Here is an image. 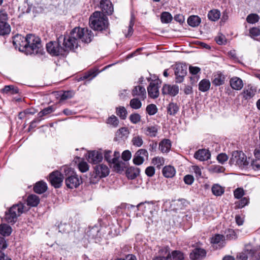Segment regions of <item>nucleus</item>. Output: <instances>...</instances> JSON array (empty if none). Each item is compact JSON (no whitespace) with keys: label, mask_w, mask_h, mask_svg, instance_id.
<instances>
[{"label":"nucleus","mask_w":260,"mask_h":260,"mask_svg":"<svg viewBox=\"0 0 260 260\" xmlns=\"http://www.w3.org/2000/svg\"><path fill=\"white\" fill-rule=\"evenodd\" d=\"M78 35V34L76 32V29L74 28L72 30L69 35L64 36H60L59 37L60 42L62 43L66 54L69 50H74L78 47L79 41L77 38Z\"/></svg>","instance_id":"obj_1"},{"label":"nucleus","mask_w":260,"mask_h":260,"mask_svg":"<svg viewBox=\"0 0 260 260\" xmlns=\"http://www.w3.org/2000/svg\"><path fill=\"white\" fill-rule=\"evenodd\" d=\"M89 24L93 29L101 31L107 28L108 18L103 13L96 11L90 17Z\"/></svg>","instance_id":"obj_2"},{"label":"nucleus","mask_w":260,"mask_h":260,"mask_svg":"<svg viewBox=\"0 0 260 260\" xmlns=\"http://www.w3.org/2000/svg\"><path fill=\"white\" fill-rule=\"evenodd\" d=\"M27 52L29 54H42L43 49L41 39L31 34L27 35Z\"/></svg>","instance_id":"obj_3"},{"label":"nucleus","mask_w":260,"mask_h":260,"mask_svg":"<svg viewBox=\"0 0 260 260\" xmlns=\"http://www.w3.org/2000/svg\"><path fill=\"white\" fill-rule=\"evenodd\" d=\"M23 208L24 206L22 203L14 205L6 213V221L11 224L15 223L17 217L23 213Z\"/></svg>","instance_id":"obj_4"},{"label":"nucleus","mask_w":260,"mask_h":260,"mask_svg":"<svg viewBox=\"0 0 260 260\" xmlns=\"http://www.w3.org/2000/svg\"><path fill=\"white\" fill-rule=\"evenodd\" d=\"M109 173V169L106 165L103 164L96 165L94 168L93 172L91 174L90 183H96L101 178L106 177Z\"/></svg>","instance_id":"obj_5"},{"label":"nucleus","mask_w":260,"mask_h":260,"mask_svg":"<svg viewBox=\"0 0 260 260\" xmlns=\"http://www.w3.org/2000/svg\"><path fill=\"white\" fill-rule=\"evenodd\" d=\"M250 160V158L247 160L246 156L242 152L235 151L233 152L230 162L231 164L244 168L248 166Z\"/></svg>","instance_id":"obj_6"},{"label":"nucleus","mask_w":260,"mask_h":260,"mask_svg":"<svg viewBox=\"0 0 260 260\" xmlns=\"http://www.w3.org/2000/svg\"><path fill=\"white\" fill-rule=\"evenodd\" d=\"M46 49L48 52L53 56L64 55L66 54L64 49L60 42L59 38L56 42H50L46 44Z\"/></svg>","instance_id":"obj_7"},{"label":"nucleus","mask_w":260,"mask_h":260,"mask_svg":"<svg viewBox=\"0 0 260 260\" xmlns=\"http://www.w3.org/2000/svg\"><path fill=\"white\" fill-rule=\"evenodd\" d=\"M75 28L78 35L77 38L79 41L81 40L83 42L86 43H89L91 41L93 35L91 30L87 28L75 27Z\"/></svg>","instance_id":"obj_8"},{"label":"nucleus","mask_w":260,"mask_h":260,"mask_svg":"<svg viewBox=\"0 0 260 260\" xmlns=\"http://www.w3.org/2000/svg\"><path fill=\"white\" fill-rule=\"evenodd\" d=\"M13 45L16 48H18L20 51L27 52V36L25 38L21 35H16L13 41Z\"/></svg>","instance_id":"obj_9"},{"label":"nucleus","mask_w":260,"mask_h":260,"mask_svg":"<svg viewBox=\"0 0 260 260\" xmlns=\"http://www.w3.org/2000/svg\"><path fill=\"white\" fill-rule=\"evenodd\" d=\"M186 65L179 63L175 65L174 70L176 82L181 83L183 81L184 76L187 73Z\"/></svg>","instance_id":"obj_10"},{"label":"nucleus","mask_w":260,"mask_h":260,"mask_svg":"<svg viewBox=\"0 0 260 260\" xmlns=\"http://www.w3.org/2000/svg\"><path fill=\"white\" fill-rule=\"evenodd\" d=\"M65 183L69 188H76L82 183V179L75 173H72V174L66 179Z\"/></svg>","instance_id":"obj_11"},{"label":"nucleus","mask_w":260,"mask_h":260,"mask_svg":"<svg viewBox=\"0 0 260 260\" xmlns=\"http://www.w3.org/2000/svg\"><path fill=\"white\" fill-rule=\"evenodd\" d=\"M252 253H253V246L251 244L248 243L245 245L243 251L239 253L237 258L239 260H252Z\"/></svg>","instance_id":"obj_12"},{"label":"nucleus","mask_w":260,"mask_h":260,"mask_svg":"<svg viewBox=\"0 0 260 260\" xmlns=\"http://www.w3.org/2000/svg\"><path fill=\"white\" fill-rule=\"evenodd\" d=\"M148 153L146 149H140L138 150L134 155L133 162L136 165H141L145 161V158H148Z\"/></svg>","instance_id":"obj_13"},{"label":"nucleus","mask_w":260,"mask_h":260,"mask_svg":"<svg viewBox=\"0 0 260 260\" xmlns=\"http://www.w3.org/2000/svg\"><path fill=\"white\" fill-rule=\"evenodd\" d=\"M63 180V177L61 173L58 171H54L51 173L49 176V181L55 188H59Z\"/></svg>","instance_id":"obj_14"},{"label":"nucleus","mask_w":260,"mask_h":260,"mask_svg":"<svg viewBox=\"0 0 260 260\" xmlns=\"http://www.w3.org/2000/svg\"><path fill=\"white\" fill-rule=\"evenodd\" d=\"M179 91V86L177 85L165 84L162 88V93L164 94L171 96H176Z\"/></svg>","instance_id":"obj_15"},{"label":"nucleus","mask_w":260,"mask_h":260,"mask_svg":"<svg viewBox=\"0 0 260 260\" xmlns=\"http://www.w3.org/2000/svg\"><path fill=\"white\" fill-rule=\"evenodd\" d=\"M100 8L102 13L107 15H111L113 12V7L109 0H101L100 2Z\"/></svg>","instance_id":"obj_16"},{"label":"nucleus","mask_w":260,"mask_h":260,"mask_svg":"<svg viewBox=\"0 0 260 260\" xmlns=\"http://www.w3.org/2000/svg\"><path fill=\"white\" fill-rule=\"evenodd\" d=\"M147 91L149 96L152 99L157 98L159 94V86L158 83L154 82H150L147 87Z\"/></svg>","instance_id":"obj_17"},{"label":"nucleus","mask_w":260,"mask_h":260,"mask_svg":"<svg viewBox=\"0 0 260 260\" xmlns=\"http://www.w3.org/2000/svg\"><path fill=\"white\" fill-rule=\"evenodd\" d=\"M132 94L133 96H137L140 100H144L146 98V89L143 86H136L132 91Z\"/></svg>","instance_id":"obj_18"},{"label":"nucleus","mask_w":260,"mask_h":260,"mask_svg":"<svg viewBox=\"0 0 260 260\" xmlns=\"http://www.w3.org/2000/svg\"><path fill=\"white\" fill-rule=\"evenodd\" d=\"M194 157L200 161H205L210 158L211 154L208 149H199L194 154Z\"/></svg>","instance_id":"obj_19"},{"label":"nucleus","mask_w":260,"mask_h":260,"mask_svg":"<svg viewBox=\"0 0 260 260\" xmlns=\"http://www.w3.org/2000/svg\"><path fill=\"white\" fill-rule=\"evenodd\" d=\"M230 84L232 89L236 90H241L244 84L241 79L237 77H233L230 80Z\"/></svg>","instance_id":"obj_20"},{"label":"nucleus","mask_w":260,"mask_h":260,"mask_svg":"<svg viewBox=\"0 0 260 260\" xmlns=\"http://www.w3.org/2000/svg\"><path fill=\"white\" fill-rule=\"evenodd\" d=\"M103 159L102 154L96 151H93L89 153L88 160L89 162L96 164Z\"/></svg>","instance_id":"obj_21"},{"label":"nucleus","mask_w":260,"mask_h":260,"mask_svg":"<svg viewBox=\"0 0 260 260\" xmlns=\"http://www.w3.org/2000/svg\"><path fill=\"white\" fill-rule=\"evenodd\" d=\"M225 76L221 72H217L213 76L212 83L216 86L222 85L224 84Z\"/></svg>","instance_id":"obj_22"},{"label":"nucleus","mask_w":260,"mask_h":260,"mask_svg":"<svg viewBox=\"0 0 260 260\" xmlns=\"http://www.w3.org/2000/svg\"><path fill=\"white\" fill-rule=\"evenodd\" d=\"M206 251L202 248H196L190 254V257L193 260L199 259L206 255Z\"/></svg>","instance_id":"obj_23"},{"label":"nucleus","mask_w":260,"mask_h":260,"mask_svg":"<svg viewBox=\"0 0 260 260\" xmlns=\"http://www.w3.org/2000/svg\"><path fill=\"white\" fill-rule=\"evenodd\" d=\"M225 237L220 234H215L211 239V243L213 244H218L221 248L225 245Z\"/></svg>","instance_id":"obj_24"},{"label":"nucleus","mask_w":260,"mask_h":260,"mask_svg":"<svg viewBox=\"0 0 260 260\" xmlns=\"http://www.w3.org/2000/svg\"><path fill=\"white\" fill-rule=\"evenodd\" d=\"M255 159L251 160V166L255 170L260 169V149H256L254 152Z\"/></svg>","instance_id":"obj_25"},{"label":"nucleus","mask_w":260,"mask_h":260,"mask_svg":"<svg viewBox=\"0 0 260 260\" xmlns=\"http://www.w3.org/2000/svg\"><path fill=\"white\" fill-rule=\"evenodd\" d=\"M171 142L169 139H165L159 144V149L162 153H168L171 148Z\"/></svg>","instance_id":"obj_26"},{"label":"nucleus","mask_w":260,"mask_h":260,"mask_svg":"<svg viewBox=\"0 0 260 260\" xmlns=\"http://www.w3.org/2000/svg\"><path fill=\"white\" fill-rule=\"evenodd\" d=\"M256 90L253 87H248L247 88L245 89L241 93L243 98L246 100L251 99L255 94Z\"/></svg>","instance_id":"obj_27"},{"label":"nucleus","mask_w":260,"mask_h":260,"mask_svg":"<svg viewBox=\"0 0 260 260\" xmlns=\"http://www.w3.org/2000/svg\"><path fill=\"white\" fill-rule=\"evenodd\" d=\"M140 173V169L136 167H129L126 171V175L129 179H134Z\"/></svg>","instance_id":"obj_28"},{"label":"nucleus","mask_w":260,"mask_h":260,"mask_svg":"<svg viewBox=\"0 0 260 260\" xmlns=\"http://www.w3.org/2000/svg\"><path fill=\"white\" fill-rule=\"evenodd\" d=\"M47 189V184L43 181H39L36 183L34 187V191L39 194H41L45 192Z\"/></svg>","instance_id":"obj_29"},{"label":"nucleus","mask_w":260,"mask_h":260,"mask_svg":"<svg viewBox=\"0 0 260 260\" xmlns=\"http://www.w3.org/2000/svg\"><path fill=\"white\" fill-rule=\"evenodd\" d=\"M163 175L166 178H172L176 174L175 168L171 166H165L162 169Z\"/></svg>","instance_id":"obj_30"},{"label":"nucleus","mask_w":260,"mask_h":260,"mask_svg":"<svg viewBox=\"0 0 260 260\" xmlns=\"http://www.w3.org/2000/svg\"><path fill=\"white\" fill-rule=\"evenodd\" d=\"M2 92L9 95L17 94L19 92L18 88L12 85H6L1 90Z\"/></svg>","instance_id":"obj_31"},{"label":"nucleus","mask_w":260,"mask_h":260,"mask_svg":"<svg viewBox=\"0 0 260 260\" xmlns=\"http://www.w3.org/2000/svg\"><path fill=\"white\" fill-rule=\"evenodd\" d=\"M144 134L149 137H154L156 136L158 128L156 126H149L143 129Z\"/></svg>","instance_id":"obj_32"},{"label":"nucleus","mask_w":260,"mask_h":260,"mask_svg":"<svg viewBox=\"0 0 260 260\" xmlns=\"http://www.w3.org/2000/svg\"><path fill=\"white\" fill-rule=\"evenodd\" d=\"M111 164H113L114 169L117 172L122 171L124 167V163L119 160L118 157L116 155V152H115L114 159Z\"/></svg>","instance_id":"obj_33"},{"label":"nucleus","mask_w":260,"mask_h":260,"mask_svg":"<svg viewBox=\"0 0 260 260\" xmlns=\"http://www.w3.org/2000/svg\"><path fill=\"white\" fill-rule=\"evenodd\" d=\"M142 205H144L146 210H149L151 214H152L153 212L156 210V207H157L155 202L154 201L145 202L144 203H140L138 206L139 207Z\"/></svg>","instance_id":"obj_34"},{"label":"nucleus","mask_w":260,"mask_h":260,"mask_svg":"<svg viewBox=\"0 0 260 260\" xmlns=\"http://www.w3.org/2000/svg\"><path fill=\"white\" fill-rule=\"evenodd\" d=\"M220 15L221 14L219 10L217 9H213L209 12L208 18L211 21H216L219 19Z\"/></svg>","instance_id":"obj_35"},{"label":"nucleus","mask_w":260,"mask_h":260,"mask_svg":"<svg viewBox=\"0 0 260 260\" xmlns=\"http://www.w3.org/2000/svg\"><path fill=\"white\" fill-rule=\"evenodd\" d=\"M210 85L211 83L209 80L203 79L199 84V89L202 92H206L210 89Z\"/></svg>","instance_id":"obj_36"},{"label":"nucleus","mask_w":260,"mask_h":260,"mask_svg":"<svg viewBox=\"0 0 260 260\" xmlns=\"http://www.w3.org/2000/svg\"><path fill=\"white\" fill-rule=\"evenodd\" d=\"M11 31L10 25L6 22H0V35L9 34Z\"/></svg>","instance_id":"obj_37"},{"label":"nucleus","mask_w":260,"mask_h":260,"mask_svg":"<svg viewBox=\"0 0 260 260\" xmlns=\"http://www.w3.org/2000/svg\"><path fill=\"white\" fill-rule=\"evenodd\" d=\"M27 202L28 205L32 207H35L40 203V199L36 195L31 194L28 197Z\"/></svg>","instance_id":"obj_38"},{"label":"nucleus","mask_w":260,"mask_h":260,"mask_svg":"<svg viewBox=\"0 0 260 260\" xmlns=\"http://www.w3.org/2000/svg\"><path fill=\"white\" fill-rule=\"evenodd\" d=\"M12 233L11 227L7 224H0V234L3 236H9Z\"/></svg>","instance_id":"obj_39"},{"label":"nucleus","mask_w":260,"mask_h":260,"mask_svg":"<svg viewBox=\"0 0 260 260\" xmlns=\"http://www.w3.org/2000/svg\"><path fill=\"white\" fill-rule=\"evenodd\" d=\"M179 109V107L176 103H170L167 106V112L170 115H175Z\"/></svg>","instance_id":"obj_40"},{"label":"nucleus","mask_w":260,"mask_h":260,"mask_svg":"<svg viewBox=\"0 0 260 260\" xmlns=\"http://www.w3.org/2000/svg\"><path fill=\"white\" fill-rule=\"evenodd\" d=\"M212 192L216 196H221L224 192V189L218 184H214L212 187Z\"/></svg>","instance_id":"obj_41"},{"label":"nucleus","mask_w":260,"mask_h":260,"mask_svg":"<svg viewBox=\"0 0 260 260\" xmlns=\"http://www.w3.org/2000/svg\"><path fill=\"white\" fill-rule=\"evenodd\" d=\"M184 255L180 251L175 250L173 251L171 254H169V258L170 260H183Z\"/></svg>","instance_id":"obj_42"},{"label":"nucleus","mask_w":260,"mask_h":260,"mask_svg":"<svg viewBox=\"0 0 260 260\" xmlns=\"http://www.w3.org/2000/svg\"><path fill=\"white\" fill-rule=\"evenodd\" d=\"M201 22L200 18L197 16H190L187 20L188 24L192 27L198 26Z\"/></svg>","instance_id":"obj_43"},{"label":"nucleus","mask_w":260,"mask_h":260,"mask_svg":"<svg viewBox=\"0 0 260 260\" xmlns=\"http://www.w3.org/2000/svg\"><path fill=\"white\" fill-rule=\"evenodd\" d=\"M129 134V131L126 127H121L119 128L116 133V136L118 138L122 139L123 137H126Z\"/></svg>","instance_id":"obj_44"},{"label":"nucleus","mask_w":260,"mask_h":260,"mask_svg":"<svg viewBox=\"0 0 260 260\" xmlns=\"http://www.w3.org/2000/svg\"><path fill=\"white\" fill-rule=\"evenodd\" d=\"M249 203V198L244 197L241 200L235 202V207L237 209H241L247 205Z\"/></svg>","instance_id":"obj_45"},{"label":"nucleus","mask_w":260,"mask_h":260,"mask_svg":"<svg viewBox=\"0 0 260 260\" xmlns=\"http://www.w3.org/2000/svg\"><path fill=\"white\" fill-rule=\"evenodd\" d=\"M58 95L60 97V100H66L72 98L74 96V93L72 91H66L60 92Z\"/></svg>","instance_id":"obj_46"},{"label":"nucleus","mask_w":260,"mask_h":260,"mask_svg":"<svg viewBox=\"0 0 260 260\" xmlns=\"http://www.w3.org/2000/svg\"><path fill=\"white\" fill-rule=\"evenodd\" d=\"M129 105L134 109H139L142 106L140 100L138 98H134L130 101Z\"/></svg>","instance_id":"obj_47"},{"label":"nucleus","mask_w":260,"mask_h":260,"mask_svg":"<svg viewBox=\"0 0 260 260\" xmlns=\"http://www.w3.org/2000/svg\"><path fill=\"white\" fill-rule=\"evenodd\" d=\"M132 142L133 145L135 146L140 147L143 144V140L141 136H135L133 137L132 140Z\"/></svg>","instance_id":"obj_48"},{"label":"nucleus","mask_w":260,"mask_h":260,"mask_svg":"<svg viewBox=\"0 0 260 260\" xmlns=\"http://www.w3.org/2000/svg\"><path fill=\"white\" fill-rule=\"evenodd\" d=\"M152 163L157 168H160L164 164L165 161L163 157L157 156L152 159Z\"/></svg>","instance_id":"obj_49"},{"label":"nucleus","mask_w":260,"mask_h":260,"mask_svg":"<svg viewBox=\"0 0 260 260\" xmlns=\"http://www.w3.org/2000/svg\"><path fill=\"white\" fill-rule=\"evenodd\" d=\"M160 19L162 23H168L171 21L172 17L169 12H164L162 13Z\"/></svg>","instance_id":"obj_50"},{"label":"nucleus","mask_w":260,"mask_h":260,"mask_svg":"<svg viewBox=\"0 0 260 260\" xmlns=\"http://www.w3.org/2000/svg\"><path fill=\"white\" fill-rule=\"evenodd\" d=\"M116 113L122 119H125L126 117L127 111L124 107L117 108Z\"/></svg>","instance_id":"obj_51"},{"label":"nucleus","mask_w":260,"mask_h":260,"mask_svg":"<svg viewBox=\"0 0 260 260\" xmlns=\"http://www.w3.org/2000/svg\"><path fill=\"white\" fill-rule=\"evenodd\" d=\"M259 20L258 15L256 14H251L247 16L246 21L248 23L253 24L257 22Z\"/></svg>","instance_id":"obj_52"},{"label":"nucleus","mask_w":260,"mask_h":260,"mask_svg":"<svg viewBox=\"0 0 260 260\" xmlns=\"http://www.w3.org/2000/svg\"><path fill=\"white\" fill-rule=\"evenodd\" d=\"M146 112L149 115H154L157 111L156 106L154 104L148 105L146 107Z\"/></svg>","instance_id":"obj_53"},{"label":"nucleus","mask_w":260,"mask_h":260,"mask_svg":"<svg viewBox=\"0 0 260 260\" xmlns=\"http://www.w3.org/2000/svg\"><path fill=\"white\" fill-rule=\"evenodd\" d=\"M209 171L211 173H221L224 171V168L219 165H212L209 168Z\"/></svg>","instance_id":"obj_54"},{"label":"nucleus","mask_w":260,"mask_h":260,"mask_svg":"<svg viewBox=\"0 0 260 260\" xmlns=\"http://www.w3.org/2000/svg\"><path fill=\"white\" fill-rule=\"evenodd\" d=\"M225 233L226 239L228 240H236L237 238L235 232L232 229L227 230Z\"/></svg>","instance_id":"obj_55"},{"label":"nucleus","mask_w":260,"mask_h":260,"mask_svg":"<svg viewBox=\"0 0 260 260\" xmlns=\"http://www.w3.org/2000/svg\"><path fill=\"white\" fill-rule=\"evenodd\" d=\"M245 194V191L243 188L239 187L234 191V197L236 199H241Z\"/></svg>","instance_id":"obj_56"},{"label":"nucleus","mask_w":260,"mask_h":260,"mask_svg":"<svg viewBox=\"0 0 260 260\" xmlns=\"http://www.w3.org/2000/svg\"><path fill=\"white\" fill-rule=\"evenodd\" d=\"M107 123L114 127H116L118 125L119 120L115 116L112 115L107 119Z\"/></svg>","instance_id":"obj_57"},{"label":"nucleus","mask_w":260,"mask_h":260,"mask_svg":"<svg viewBox=\"0 0 260 260\" xmlns=\"http://www.w3.org/2000/svg\"><path fill=\"white\" fill-rule=\"evenodd\" d=\"M129 120L134 124L138 123L141 120V116L138 113L132 114L129 116Z\"/></svg>","instance_id":"obj_58"},{"label":"nucleus","mask_w":260,"mask_h":260,"mask_svg":"<svg viewBox=\"0 0 260 260\" xmlns=\"http://www.w3.org/2000/svg\"><path fill=\"white\" fill-rule=\"evenodd\" d=\"M250 36L254 38L260 35V29L258 27H252L249 29Z\"/></svg>","instance_id":"obj_59"},{"label":"nucleus","mask_w":260,"mask_h":260,"mask_svg":"<svg viewBox=\"0 0 260 260\" xmlns=\"http://www.w3.org/2000/svg\"><path fill=\"white\" fill-rule=\"evenodd\" d=\"M78 168L81 172H85L88 170L89 167L86 162L81 161L78 164Z\"/></svg>","instance_id":"obj_60"},{"label":"nucleus","mask_w":260,"mask_h":260,"mask_svg":"<svg viewBox=\"0 0 260 260\" xmlns=\"http://www.w3.org/2000/svg\"><path fill=\"white\" fill-rule=\"evenodd\" d=\"M53 111V108L51 106H49V107L44 109L41 111H40L39 113V115L40 117H42L44 115H46L47 114L52 113Z\"/></svg>","instance_id":"obj_61"},{"label":"nucleus","mask_w":260,"mask_h":260,"mask_svg":"<svg viewBox=\"0 0 260 260\" xmlns=\"http://www.w3.org/2000/svg\"><path fill=\"white\" fill-rule=\"evenodd\" d=\"M260 259V246L256 249L253 247V253H252V260Z\"/></svg>","instance_id":"obj_62"},{"label":"nucleus","mask_w":260,"mask_h":260,"mask_svg":"<svg viewBox=\"0 0 260 260\" xmlns=\"http://www.w3.org/2000/svg\"><path fill=\"white\" fill-rule=\"evenodd\" d=\"M169 252V248L168 247H162L159 248L158 255L160 256L168 255V254H170L168 253Z\"/></svg>","instance_id":"obj_63"},{"label":"nucleus","mask_w":260,"mask_h":260,"mask_svg":"<svg viewBox=\"0 0 260 260\" xmlns=\"http://www.w3.org/2000/svg\"><path fill=\"white\" fill-rule=\"evenodd\" d=\"M217 159L219 162L223 164L224 162L228 160V156L225 153H220L217 155Z\"/></svg>","instance_id":"obj_64"}]
</instances>
